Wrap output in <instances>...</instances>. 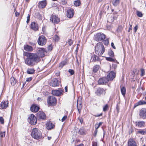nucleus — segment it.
<instances>
[{"label":"nucleus","instance_id":"nucleus-16","mask_svg":"<svg viewBox=\"0 0 146 146\" xmlns=\"http://www.w3.org/2000/svg\"><path fill=\"white\" fill-rule=\"evenodd\" d=\"M37 118L40 119H44L46 118V115L43 112L39 111L36 115Z\"/></svg>","mask_w":146,"mask_h":146},{"label":"nucleus","instance_id":"nucleus-40","mask_svg":"<svg viewBox=\"0 0 146 146\" xmlns=\"http://www.w3.org/2000/svg\"><path fill=\"white\" fill-rule=\"evenodd\" d=\"M136 13L137 15L139 17H142L143 16V14L141 12L137 11Z\"/></svg>","mask_w":146,"mask_h":146},{"label":"nucleus","instance_id":"nucleus-28","mask_svg":"<svg viewBox=\"0 0 146 146\" xmlns=\"http://www.w3.org/2000/svg\"><path fill=\"white\" fill-rule=\"evenodd\" d=\"M121 0H113L112 3L113 6L116 7L119 5Z\"/></svg>","mask_w":146,"mask_h":146},{"label":"nucleus","instance_id":"nucleus-12","mask_svg":"<svg viewBox=\"0 0 146 146\" xmlns=\"http://www.w3.org/2000/svg\"><path fill=\"white\" fill-rule=\"evenodd\" d=\"M74 13V10L73 9H69L67 11L66 16L68 18H71L73 17Z\"/></svg>","mask_w":146,"mask_h":146},{"label":"nucleus","instance_id":"nucleus-2","mask_svg":"<svg viewBox=\"0 0 146 146\" xmlns=\"http://www.w3.org/2000/svg\"><path fill=\"white\" fill-rule=\"evenodd\" d=\"M95 53L99 56H101L105 52V48L102 42L98 43L95 46Z\"/></svg>","mask_w":146,"mask_h":146},{"label":"nucleus","instance_id":"nucleus-45","mask_svg":"<svg viewBox=\"0 0 146 146\" xmlns=\"http://www.w3.org/2000/svg\"><path fill=\"white\" fill-rule=\"evenodd\" d=\"M104 44L106 45H107L109 43V41L108 39H106L103 41Z\"/></svg>","mask_w":146,"mask_h":146},{"label":"nucleus","instance_id":"nucleus-22","mask_svg":"<svg viewBox=\"0 0 146 146\" xmlns=\"http://www.w3.org/2000/svg\"><path fill=\"white\" fill-rule=\"evenodd\" d=\"M145 104H146V102L142 100H140L134 104L133 108H134L139 106Z\"/></svg>","mask_w":146,"mask_h":146},{"label":"nucleus","instance_id":"nucleus-34","mask_svg":"<svg viewBox=\"0 0 146 146\" xmlns=\"http://www.w3.org/2000/svg\"><path fill=\"white\" fill-rule=\"evenodd\" d=\"M121 91L122 95L124 96L126 93V89L125 87L123 86L121 88Z\"/></svg>","mask_w":146,"mask_h":146},{"label":"nucleus","instance_id":"nucleus-23","mask_svg":"<svg viewBox=\"0 0 146 146\" xmlns=\"http://www.w3.org/2000/svg\"><path fill=\"white\" fill-rule=\"evenodd\" d=\"M38 7L40 8H44L45 7L46 5V1L44 0L40 1L38 3Z\"/></svg>","mask_w":146,"mask_h":146},{"label":"nucleus","instance_id":"nucleus-37","mask_svg":"<svg viewBox=\"0 0 146 146\" xmlns=\"http://www.w3.org/2000/svg\"><path fill=\"white\" fill-rule=\"evenodd\" d=\"M80 0H77L74 2V5L76 7L80 6Z\"/></svg>","mask_w":146,"mask_h":146},{"label":"nucleus","instance_id":"nucleus-21","mask_svg":"<svg viewBox=\"0 0 146 146\" xmlns=\"http://www.w3.org/2000/svg\"><path fill=\"white\" fill-rule=\"evenodd\" d=\"M31 28L35 31H37L38 30V25L36 23L33 22L31 24Z\"/></svg>","mask_w":146,"mask_h":146},{"label":"nucleus","instance_id":"nucleus-14","mask_svg":"<svg viewBox=\"0 0 146 146\" xmlns=\"http://www.w3.org/2000/svg\"><path fill=\"white\" fill-rule=\"evenodd\" d=\"M50 20L54 24H57L60 22L59 19L56 15L52 16Z\"/></svg>","mask_w":146,"mask_h":146},{"label":"nucleus","instance_id":"nucleus-56","mask_svg":"<svg viewBox=\"0 0 146 146\" xmlns=\"http://www.w3.org/2000/svg\"><path fill=\"white\" fill-rule=\"evenodd\" d=\"M95 129L98 130V129L100 127L99 125L98 124V123L96 124L95 125Z\"/></svg>","mask_w":146,"mask_h":146},{"label":"nucleus","instance_id":"nucleus-4","mask_svg":"<svg viewBox=\"0 0 146 146\" xmlns=\"http://www.w3.org/2000/svg\"><path fill=\"white\" fill-rule=\"evenodd\" d=\"M46 52V50L44 48H38L37 51V53H33L37 56L38 60L39 62L40 60V58L45 56V53Z\"/></svg>","mask_w":146,"mask_h":146},{"label":"nucleus","instance_id":"nucleus-5","mask_svg":"<svg viewBox=\"0 0 146 146\" xmlns=\"http://www.w3.org/2000/svg\"><path fill=\"white\" fill-rule=\"evenodd\" d=\"M105 38V35L101 33H97L94 36V40L98 42L103 40Z\"/></svg>","mask_w":146,"mask_h":146},{"label":"nucleus","instance_id":"nucleus-36","mask_svg":"<svg viewBox=\"0 0 146 146\" xmlns=\"http://www.w3.org/2000/svg\"><path fill=\"white\" fill-rule=\"evenodd\" d=\"M99 68V66L98 65H95L93 67V71L94 72H96Z\"/></svg>","mask_w":146,"mask_h":146},{"label":"nucleus","instance_id":"nucleus-57","mask_svg":"<svg viewBox=\"0 0 146 146\" xmlns=\"http://www.w3.org/2000/svg\"><path fill=\"white\" fill-rule=\"evenodd\" d=\"M92 146H97V143L95 142H93L92 143Z\"/></svg>","mask_w":146,"mask_h":146},{"label":"nucleus","instance_id":"nucleus-55","mask_svg":"<svg viewBox=\"0 0 146 146\" xmlns=\"http://www.w3.org/2000/svg\"><path fill=\"white\" fill-rule=\"evenodd\" d=\"M116 109V110H117V112L118 113H119V107L118 105H117V104Z\"/></svg>","mask_w":146,"mask_h":146},{"label":"nucleus","instance_id":"nucleus-32","mask_svg":"<svg viewBox=\"0 0 146 146\" xmlns=\"http://www.w3.org/2000/svg\"><path fill=\"white\" fill-rule=\"evenodd\" d=\"M11 83L12 85L14 86L16 83V80L14 78L12 77L10 79Z\"/></svg>","mask_w":146,"mask_h":146},{"label":"nucleus","instance_id":"nucleus-46","mask_svg":"<svg viewBox=\"0 0 146 146\" xmlns=\"http://www.w3.org/2000/svg\"><path fill=\"white\" fill-rule=\"evenodd\" d=\"M108 108V104H106L103 108V110L104 111H106Z\"/></svg>","mask_w":146,"mask_h":146},{"label":"nucleus","instance_id":"nucleus-24","mask_svg":"<svg viewBox=\"0 0 146 146\" xmlns=\"http://www.w3.org/2000/svg\"><path fill=\"white\" fill-rule=\"evenodd\" d=\"M127 146H137L136 142L133 139H129L128 142Z\"/></svg>","mask_w":146,"mask_h":146},{"label":"nucleus","instance_id":"nucleus-43","mask_svg":"<svg viewBox=\"0 0 146 146\" xmlns=\"http://www.w3.org/2000/svg\"><path fill=\"white\" fill-rule=\"evenodd\" d=\"M141 76H143L145 74V72L144 70L143 69H141Z\"/></svg>","mask_w":146,"mask_h":146},{"label":"nucleus","instance_id":"nucleus-25","mask_svg":"<svg viewBox=\"0 0 146 146\" xmlns=\"http://www.w3.org/2000/svg\"><path fill=\"white\" fill-rule=\"evenodd\" d=\"M46 126L47 129L48 130L51 129L53 128L54 127V125L52 124L51 122H50L47 123L46 124Z\"/></svg>","mask_w":146,"mask_h":146},{"label":"nucleus","instance_id":"nucleus-60","mask_svg":"<svg viewBox=\"0 0 146 146\" xmlns=\"http://www.w3.org/2000/svg\"><path fill=\"white\" fill-rule=\"evenodd\" d=\"M129 30L128 31V32H129L130 31V30H132V25H129Z\"/></svg>","mask_w":146,"mask_h":146},{"label":"nucleus","instance_id":"nucleus-35","mask_svg":"<svg viewBox=\"0 0 146 146\" xmlns=\"http://www.w3.org/2000/svg\"><path fill=\"white\" fill-rule=\"evenodd\" d=\"M66 60H64L61 62L59 65V67L60 68H62L64 65H66Z\"/></svg>","mask_w":146,"mask_h":146},{"label":"nucleus","instance_id":"nucleus-51","mask_svg":"<svg viewBox=\"0 0 146 146\" xmlns=\"http://www.w3.org/2000/svg\"><path fill=\"white\" fill-rule=\"evenodd\" d=\"M27 23H28L30 19V15H28V16L27 17Z\"/></svg>","mask_w":146,"mask_h":146},{"label":"nucleus","instance_id":"nucleus-54","mask_svg":"<svg viewBox=\"0 0 146 146\" xmlns=\"http://www.w3.org/2000/svg\"><path fill=\"white\" fill-rule=\"evenodd\" d=\"M32 79V78L31 77L28 78L26 79V81L27 82L31 81Z\"/></svg>","mask_w":146,"mask_h":146},{"label":"nucleus","instance_id":"nucleus-44","mask_svg":"<svg viewBox=\"0 0 146 146\" xmlns=\"http://www.w3.org/2000/svg\"><path fill=\"white\" fill-rule=\"evenodd\" d=\"M68 72L71 75H73L74 73V70L72 69H69L68 70Z\"/></svg>","mask_w":146,"mask_h":146},{"label":"nucleus","instance_id":"nucleus-49","mask_svg":"<svg viewBox=\"0 0 146 146\" xmlns=\"http://www.w3.org/2000/svg\"><path fill=\"white\" fill-rule=\"evenodd\" d=\"M29 44L31 45V46H32L33 47V48H35L36 47V45L35 43L32 42H29Z\"/></svg>","mask_w":146,"mask_h":146},{"label":"nucleus","instance_id":"nucleus-50","mask_svg":"<svg viewBox=\"0 0 146 146\" xmlns=\"http://www.w3.org/2000/svg\"><path fill=\"white\" fill-rule=\"evenodd\" d=\"M61 3L62 5H65L67 3V1L65 0H62Z\"/></svg>","mask_w":146,"mask_h":146},{"label":"nucleus","instance_id":"nucleus-33","mask_svg":"<svg viewBox=\"0 0 146 146\" xmlns=\"http://www.w3.org/2000/svg\"><path fill=\"white\" fill-rule=\"evenodd\" d=\"M92 58L93 60L94 61H99L100 60V58L99 56L94 54L92 56Z\"/></svg>","mask_w":146,"mask_h":146},{"label":"nucleus","instance_id":"nucleus-48","mask_svg":"<svg viewBox=\"0 0 146 146\" xmlns=\"http://www.w3.org/2000/svg\"><path fill=\"white\" fill-rule=\"evenodd\" d=\"M0 122L2 124H3L4 123V119L2 117H0Z\"/></svg>","mask_w":146,"mask_h":146},{"label":"nucleus","instance_id":"nucleus-13","mask_svg":"<svg viewBox=\"0 0 146 146\" xmlns=\"http://www.w3.org/2000/svg\"><path fill=\"white\" fill-rule=\"evenodd\" d=\"M115 76V73L113 71H111L108 74L106 78L109 81L110 80H112Z\"/></svg>","mask_w":146,"mask_h":146},{"label":"nucleus","instance_id":"nucleus-8","mask_svg":"<svg viewBox=\"0 0 146 146\" xmlns=\"http://www.w3.org/2000/svg\"><path fill=\"white\" fill-rule=\"evenodd\" d=\"M46 39L44 36L42 35L39 37L37 42L39 45L43 46L46 44Z\"/></svg>","mask_w":146,"mask_h":146},{"label":"nucleus","instance_id":"nucleus-39","mask_svg":"<svg viewBox=\"0 0 146 146\" xmlns=\"http://www.w3.org/2000/svg\"><path fill=\"white\" fill-rule=\"evenodd\" d=\"M123 28L121 25L119 26L117 30V31L118 33L121 32Z\"/></svg>","mask_w":146,"mask_h":146},{"label":"nucleus","instance_id":"nucleus-38","mask_svg":"<svg viewBox=\"0 0 146 146\" xmlns=\"http://www.w3.org/2000/svg\"><path fill=\"white\" fill-rule=\"evenodd\" d=\"M108 55L110 56L113 57L114 56V53L111 50H109L108 52Z\"/></svg>","mask_w":146,"mask_h":146},{"label":"nucleus","instance_id":"nucleus-59","mask_svg":"<svg viewBox=\"0 0 146 146\" xmlns=\"http://www.w3.org/2000/svg\"><path fill=\"white\" fill-rule=\"evenodd\" d=\"M98 130L95 129V130L94 131V136L95 137H96V136L97 132H98Z\"/></svg>","mask_w":146,"mask_h":146},{"label":"nucleus","instance_id":"nucleus-19","mask_svg":"<svg viewBox=\"0 0 146 146\" xmlns=\"http://www.w3.org/2000/svg\"><path fill=\"white\" fill-rule=\"evenodd\" d=\"M8 101H3L0 104V107L1 109H5L8 106Z\"/></svg>","mask_w":146,"mask_h":146},{"label":"nucleus","instance_id":"nucleus-41","mask_svg":"<svg viewBox=\"0 0 146 146\" xmlns=\"http://www.w3.org/2000/svg\"><path fill=\"white\" fill-rule=\"evenodd\" d=\"M5 131H3V132H2L1 131L0 132V137H4L5 136Z\"/></svg>","mask_w":146,"mask_h":146},{"label":"nucleus","instance_id":"nucleus-29","mask_svg":"<svg viewBox=\"0 0 146 146\" xmlns=\"http://www.w3.org/2000/svg\"><path fill=\"white\" fill-rule=\"evenodd\" d=\"M145 124V123L143 121H140L137 123H136V125L137 126L139 127H143Z\"/></svg>","mask_w":146,"mask_h":146},{"label":"nucleus","instance_id":"nucleus-15","mask_svg":"<svg viewBox=\"0 0 146 146\" xmlns=\"http://www.w3.org/2000/svg\"><path fill=\"white\" fill-rule=\"evenodd\" d=\"M63 90L61 89L58 90H52V94L56 96H58L61 95L63 92Z\"/></svg>","mask_w":146,"mask_h":146},{"label":"nucleus","instance_id":"nucleus-42","mask_svg":"<svg viewBox=\"0 0 146 146\" xmlns=\"http://www.w3.org/2000/svg\"><path fill=\"white\" fill-rule=\"evenodd\" d=\"M67 43L69 44L70 46H71L73 44V41L71 39H69Z\"/></svg>","mask_w":146,"mask_h":146},{"label":"nucleus","instance_id":"nucleus-63","mask_svg":"<svg viewBox=\"0 0 146 146\" xmlns=\"http://www.w3.org/2000/svg\"><path fill=\"white\" fill-rule=\"evenodd\" d=\"M111 46L114 49H115V46H114V44H113V42H112L111 43Z\"/></svg>","mask_w":146,"mask_h":146},{"label":"nucleus","instance_id":"nucleus-10","mask_svg":"<svg viewBox=\"0 0 146 146\" xmlns=\"http://www.w3.org/2000/svg\"><path fill=\"white\" fill-rule=\"evenodd\" d=\"M60 82L57 78H54L50 82V85L51 86L55 87L58 86Z\"/></svg>","mask_w":146,"mask_h":146},{"label":"nucleus","instance_id":"nucleus-53","mask_svg":"<svg viewBox=\"0 0 146 146\" xmlns=\"http://www.w3.org/2000/svg\"><path fill=\"white\" fill-rule=\"evenodd\" d=\"M67 118V115H65L64 116L62 119V121L63 122Z\"/></svg>","mask_w":146,"mask_h":146},{"label":"nucleus","instance_id":"nucleus-26","mask_svg":"<svg viewBox=\"0 0 146 146\" xmlns=\"http://www.w3.org/2000/svg\"><path fill=\"white\" fill-rule=\"evenodd\" d=\"M77 108L79 113H80L82 108V103L80 101L78 100L77 102Z\"/></svg>","mask_w":146,"mask_h":146},{"label":"nucleus","instance_id":"nucleus-18","mask_svg":"<svg viewBox=\"0 0 146 146\" xmlns=\"http://www.w3.org/2000/svg\"><path fill=\"white\" fill-rule=\"evenodd\" d=\"M39 109V107L36 104H33L31 107L30 110L33 112H36Z\"/></svg>","mask_w":146,"mask_h":146},{"label":"nucleus","instance_id":"nucleus-62","mask_svg":"<svg viewBox=\"0 0 146 146\" xmlns=\"http://www.w3.org/2000/svg\"><path fill=\"white\" fill-rule=\"evenodd\" d=\"M138 133H141V134H144V133H145V132L143 131V130H141V131H138Z\"/></svg>","mask_w":146,"mask_h":146},{"label":"nucleus","instance_id":"nucleus-64","mask_svg":"<svg viewBox=\"0 0 146 146\" xmlns=\"http://www.w3.org/2000/svg\"><path fill=\"white\" fill-rule=\"evenodd\" d=\"M65 91L66 92H67L68 91V87L66 86L65 87Z\"/></svg>","mask_w":146,"mask_h":146},{"label":"nucleus","instance_id":"nucleus-30","mask_svg":"<svg viewBox=\"0 0 146 146\" xmlns=\"http://www.w3.org/2000/svg\"><path fill=\"white\" fill-rule=\"evenodd\" d=\"M79 132L81 135H84L86 134V130L84 129L83 127H81V128L79 130Z\"/></svg>","mask_w":146,"mask_h":146},{"label":"nucleus","instance_id":"nucleus-6","mask_svg":"<svg viewBox=\"0 0 146 146\" xmlns=\"http://www.w3.org/2000/svg\"><path fill=\"white\" fill-rule=\"evenodd\" d=\"M37 119L35 115L31 114L28 117V121L31 125H35L37 122Z\"/></svg>","mask_w":146,"mask_h":146},{"label":"nucleus","instance_id":"nucleus-61","mask_svg":"<svg viewBox=\"0 0 146 146\" xmlns=\"http://www.w3.org/2000/svg\"><path fill=\"white\" fill-rule=\"evenodd\" d=\"M79 119L81 123L82 124L83 121V119L81 117L79 118Z\"/></svg>","mask_w":146,"mask_h":146},{"label":"nucleus","instance_id":"nucleus-3","mask_svg":"<svg viewBox=\"0 0 146 146\" xmlns=\"http://www.w3.org/2000/svg\"><path fill=\"white\" fill-rule=\"evenodd\" d=\"M31 135L34 139L38 140L42 137V133L38 129L35 128L32 129Z\"/></svg>","mask_w":146,"mask_h":146},{"label":"nucleus","instance_id":"nucleus-47","mask_svg":"<svg viewBox=\"0 0 146 146\" xmlns=\"http://www.w3.org/2000/svg\"><path fill=\"white\" fill-rule=\"evenodd\" d=\"M59 38L58 36L56 35L54 36V39L55 41H58V40H59Z\"/></svg>","mask_w":146,"mask_h":146},{"label":"nucleus","instance_id":"nucleus-20","mask_svg":"<svg viewBox=\"0 0 146 146\" xmlns=\"http://www.w3.org/2000/svg\"><path fill=\"white\" fill-rule=\"evenodd\" d=\"M24 49L26 51L28 52H31L34 49L33 47L29 45H25L24 46Z\"/></svg>","mask_w":146,"mask_h":146},{"label":"nucleus","instance_id":"nucleus-11","mask_svg":"<svg viewBox=\"0 0 146 146\" xmlns=\"http://www.w3.org/2000/svg\"><path fill=\"white\" fill-rule=\"evenodd\" d=\"M105 91L102 88H99L95 92L96 95L98 96H100L101 95H105Z\"/></svg>","mask_w":146,"mask_h":146},{"label":"nucleus","instance_id":"nucleus-9","mask_svg":"<svg viewBox=\"0 0 146 146\" xmlns=\"http://www.w3.org/2000/svg\"><path fill=\"white\" fill-rule=\"evenodd\" d=\"M139 116L141 118L143 119H146V108H143L139 111Z\"/></svg>","mask_w":146,"mask_h":146},{"label":"nucleus","instance_id":"nucleus-27","mask_svg":"<svg viewBox=\"0 0 146 146\" xmlns=\"http://www.w3.org/2000/svg\"><path fill=\"white\" fill-rule=\"evenodd\" d=\"M35 70L33 68H28L27 69V72L28 74H34Z\"/></svg>","mask_w":146,"mask_h":146},{"label":"nucleus","instance_id":"nucleus-31","mask_svg":"<svg viewBox=\"0 0 146 146\" xmlns=\"http://www.w3.org/2000/svg\"><path fill=\"white\" fill-rule=\"evenodd\" d=\"M106 59L108 61L114 62H117V64L119 63L115 59H113L111 57H106Z\"/></svg>","mask_w":146,"mask_h":146},{"label":"nucleus","instance_id":"nucleus-7","mask_svg":"<svg viewBox=\"0 0 146 146\" xmlns=\"http://www.w3.org/2000/svg\"><path fill=\"white\" fill-rule=\"evenodd\" d=\"M56 99L53 96H49L47 99V103L50 106H54L56 103Z\"/></svg>","mask_w":146,"mask_h":146},{"label":"nucleus","instance_id":"nucleus-17","mask_svg":"<svg viewBox=\"0 0 146 146\" xmlns=\"http://www.w3.org/2000/svg\"><path fill=\"white\" fill-rule=\"evenodd\" d=\"M108 81V80L106 78L103 77L98 80V83L99 84H104L107 83Z\"/></svg>","mask_w":146,"mask_h":146},{"label":"nucleus","instance_id":"nucleus-52","mask_svg":"<svg viewBox=\"0 0 146 146\" xmlns=\"http://www.w3.org/2000/svg\"><path fill=\"white\" fill-rule=\"evenodd\" d=\"M48 50L49 51H51L52 49V47L51 45H49L47 47Z\"/></svg>","mask_w":146,"mask_h":146},{"label":"nucleus","instance_id":"nucleus-1","mask_svg":"<svg viewBox=\"0 0 146 146\" xmlns=\"http://www.w3.org/2000/svg\"><path fill=\"white\" fill-rule=\"evenodd\" d=\"M25 55L27 57L25 59V62L28 66H32L39 62L37 56L33 53L26 52Z\"/></svg>","mask_w":146,"mask_h":146},{"label":"nucleus","instance_id":"nucleus-58","mask_svg":"<svg viewBox=\"0 0 146 146\" xmlns=\"http://www.w3.org/2000/svg\"><path fill=\"white\" fill-rule=\"evenodd\" d=\"M138 29V26L136 25L133 28L135 33H136Z\"/></svg>","mask_w":146,"mask_h":146}]
</instances>
